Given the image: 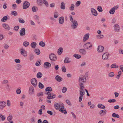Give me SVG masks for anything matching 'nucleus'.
Returning <instances> with one entry per match:
<instances>
[{
	"instance_id": "31",
	"label": "nucleus",
	"mask_w": 123,
	"mask_h": 123,
	"mask_svg": "<svg viewBox=\"0 0 123 123\" xmlns=\"http://www.w3.org/2000/svg\"><path fill=\"white\" fill-rule=\"evenodd\" d=\"M61 8L62 9H64L65 8V4L64 2H62L61 3Z\"/></svg>"
},
{
	"instance_id": "38",
	"label": "nucleus",
	"mask_w": 123,
	"mask_h": 123,
	"mask_svg": "<svg viewBox=\"0 0 123 123\" xmlns=\"http://www.w3.org/2000/svg\"><path fill=\"white\" fill-rule=\"evenodd\" d=\"M74 56L77 59H79L81 57V56L78 54H75L74 55Z\"/></svg>"
},
{
	"instance_id": "29",
	"label": "nucleus",
	"mask_w": 123,
	"mask_h": 123,
	"mask_svg": "<svg viewBox=\"0 0 123 123\" xmlns=\"http://www.w3.org/2000/svg\"><path fill=\"white\" fill-rule=\"evenodd\" d=\"M38 8L37 7L33 6L32 8V11L34 12H36L37 11Z\"/></svg>"
},
{
	"instance_id": "55",
	"label": "nucleus",
	"mask_w": 123,
	"mask_h": 123,
	"mask_svg": "<svg viewBox=\"0 0 123 123\" xmlns=\"http://www.w3.org/2000/svg\"><path fill=\"white\" fill-rule=\"evenodd\" d=\"M67 90V88L66 87H64L62 90V92L63 93H65Z\"/></svg>"
},
{
	"instance_id": "50",
	"label": "nucleus",
	"mask_w": 123,
	"mask_h": 123,
	"mask_svg": "<svg viewBox=\"0 0 123 123\" xmlns=\"http://www.w3.org/2000/svg\"><path fill=\"white\" fill-rule=\"evenodd\" d=\"M21 88L20 87H19L18 89L17 90L16 92L18 94H19L21 93V91L20 90Z\"/></svg>"
},
{
	"instance_id": "20",
	"label": "nucleus",
	"mask_w": 123,
	"mask_h": 123,
	"mask_svg": "<svg viewBox=\"0 0 123 123\" xmlns=\"http://www.w3.org/2000/svg\"><path fill=\"white\" fill-rule=\"evenodd\" d=\"M46 66V68L50 67H51V64L48 62H45L44 63V66L45 67Z\"/></svg>"
},
{
	"instance_id": "36",
	"label": "nucleus",
	"mask_w": 123,
	"mask_h": 123,
	"mask_svg": "<svg viewBox=\"0 0 123 123\" xmlns=\"http://www.w3.org/2000/svg\"><path fill=\"white\" fill-rule=\"evenodd\" d=\"M7 19V18L6 16H4L1 19V21L2 22L6 21Z\"/></svg>"
},
{
	"instance_id": "53",
	"label": "nucleus",
	"mask_w": 123,
	"mask_h": 123,
	"mask_svg": "<svg viewBox=\"0 0 123 123\" xmlns=\"http://www.w3.org/2000/svg\"><path fill=\"white\" fill-rule=\"evenodd\" d=\"M122 73V72L121 71H119L118 74L117 75V78L118 79H119L120 76L121 75Z\"/></svg>"
},
{
	"instance_id": "42",
	"label": "nucleus",
	"mask_w": 123,
	"mask_h": 123,
	"mask_svg": "<svg viewBox=\"0 0 123 123\" xmlns=\"http://www.w3.org/2000/svg\"><path fill=\"white\" fill-rule=\"evenodd\" d=\"M98 10L99 12H101L103 11L102 7L100 6H98L97 7Z\"/></svg>"
},
{
	"instance_id": "51",
	"label": "nucleus",
	"mask_w": 123,
	"mask_h": 123,
	"mask_svg": "<svg viewBox=\"0 0 123 123\" xmlns=\"http://www.w3.org/2000/svg\"><path fill=\"white\" fill-rule=\"evenodd\" d=\"M43 95V92H41L39 93H37V96L38 97L42 96Z\"/></svg>"
},
{
	"instance_id": "28",
	"label": "nucleus",
	"mask_w": 123,
	"mask_h": 123,
	"mask_svg": "<svg viewBox=\"0 0 123 123\" xmlns=\"http://www.w3.org/2000/svg\"><path fill=\"white\" fill-rule=\"evenodd\" d=\"M42 74L40 72H39L37 73V77L38 78H40L42 76Z\"/></svg>"
},
{
	"instance_id": "5",
	"label": "nucleus",
	"mask_w": 123,
	"mask_h": 123,
	"mask_svg": "<svg viewBox=\"0 0 123 123\" xmlns=\"http://www.w3.org/2000/svg\"><path fill=\"white\" fill-rule=\"evenodd\" d=\"M80 96H83L85 94V92L84 90L85 87L84 86H80Z\"/></svg>"
},
{
	"instance_id": "39",
	"label": "nucleus",
	"mask_w": 123,
	"mask_h": 123,
	"mask_svg": "<svg viewBox=\"0 0 123 123\" xmlns=\"http://www.w3.org/2000/svg\"><path fill=\"white\" fill-rule=\"evenodd\" d=\"M34 51L37 55H39L40 54V51L39 49H35Z\"/></svg>"
},
{
	"instance_id": "56",
	"label": "nucleus",
	"mask_w": 123,
	"mask_h": 123,
	"mask_svg": "<svg viewBox=\"0 0 123 123\" xmlns=\"http://www.w3.org/2000/svg\"><path fill=\"white\" fill-rule=\"evenodd\" d=\"M12 119V115H9L7 118V120L8 121H10Z\"/></svg>"
},
{
	"instance_id": "40",
	"label": "nucleus",
	"mask_w": 123,
	"mask_h": 123,
	"mask_svg": "<svg viewBox=\"0 0 123 123\" xmlns=\"http://www.w3.org/2000/svg\"><path fill=\"white\" fill-rule=\"evenodd\" d=\"M16 66L18 67L17 68V70H19L21 69V68L22 67V66L20 64H17Z\"/></svg>"
},
{
	"instance_id": "35",
	"label": "nucleus",
	"mask_w": 123,
	"mask_h": 123,
	"mask_svg": "<svg viewBox=\"0 0 123 123\" xmlns=\"http://www.w3.org/2000/svg\"><path fill=\"white\" fill-rule=\"evenodd\" d=\"M29 43L28 42L25 41L23 43V46L25 47H27L28 46Z\"/></svg>"
},
{
	"instance_id": "48",
	"label": "nucleus",
	"mask_w": 123,
	"mask_h": 123,
	"mask_svg": "<svg viewBox=\"0 0 123 123\" xmlns=\"http://www.w3.org/2000/svg\"><path fill=\"white\" fill-rule=\"evenodd\" d=\"M11 14L12 15L15 16H17L18 15L17 12L14 11H12L11 12Z\"/></svg>"
},
{
	"instance_id": "9",
	"label": "nucleus",
	"mask_w": 123,
	"mask_h": 123,
	"mask_svg": "<svg viewBox=\"0 0 123 123\" xmlns=\"http://www.w3.org/2000/svg\"><path fill=\"white\" fill-rule=\"evenodd\" d=\"M6 102L4 101H0V109H2L6 106Z\"/></svg>"
},
{
	"instance_id": "33",
	"label": "nucleus",
	"mask_w": 123,
	"mask_h": 123,
	"mask_svg": "<svg viewBox=\"0 0 123 123\" xmlns=\"http://www.w3.org/2000/svg\"><path fill=\"white\" fill-rule=\"evenodd\" d=\"M39 45L42 47H44L45 45V43L43 42L42 41H41L39 44Z\"/></svg>"
},
{
	"instance_id": "12",
	"label": "nucleus",
	"mask_w": 123,
	"mask_h": 123,
	"mask_svg": "<svg viewBox=\"0 0 123 123\" xmlns=\"http://www.w3.org/2000/svg\"><path fill=\"white\" fill-rule=\"evenodd\" d=\"M109 55V54H107V53H104L103 55L102 56V59L105 60H107Z\"/></svg>"
},
{
	"instance_id": "18",
	"label": "nucleus",
	"mask_w": 123,
	"mask_h": 123,
	"mask_svg": "<svg viewBox=\"0 0 123 123\" xmlns=\"http://www.w3.org/2000/svg\"><path fill=\"white\" fill-rule=\"evenodd\" d=\"M64 18L62 16L60 17L59 18V24H62L64 22Z\"/></svg>"
},
{
	"instance_id": "15",
	"label": "nucleus",
	"mask_w": 123,
	"mask_h": 123,
	"mask_svg": "<svg viewBox=\"0 0 123 123\" xmlns=\"http://www.w3.org/2000/svg\"><path fill=\"white\" fill-rule=\"evenodd\" d=\"M104 47L102 46H99L98 48V52H103Z\"/></svg>"
},
{
	"instance_id": "59",
	"label": "nucleus",
	"mask_w": 123,
	"mask_h": 123,
	"mask_svg": "<svg viewBox=\"0 0 123 123\" xmlns=\"http://www.w3.org/2000/svg\"><path fill=\"white\" fill-rule=\"evenodd\" d=\"M62 72H65L66 71V70L64 66H63L62 67Z\"/></svg>"
},
{
	"instance_id": "45",
	"label": "nucleus",
	"mask_w": 123,
	"mask_h": 123,
	"mask_svg": "<svg viewBox=\"0 0 123 123\" xmlns=\"http://www.w3.org/2000/svg\"><path fill=\"white\" fill-rule=\"evenodd\" d=\"M115 75L114 73L113 72H110L108 74L109 77H113Z\"/></svg>"
},
{
	"instance_id": "64",
	"label": "nucleus",
	"mask_w": 123,
	"mask_h": 123,
	"mask_svg": "<svg viewBox=\"0 0 123 123\" xmlns=\"http://www.w3.org/2000/svg\"><path fill=\"white\" fill-rule=\"evenodd\" d=\"M47 113L50 115H53V112H52L50 111H47Z\"/></svg>"
},
{
	"instance_id": "57",
	"label": "nucleus",
	"mask_w": 123,
	"mask_h": 123,
	"mask_svg": "<svg viewBox=\"0 0 123 123\" xmlns=\"http://www.w3.org/2000/svg\"><path fill=\"white\" fill-rule=\"evenodd\" d=\"M34 18L36 20H38L39 19V17L37 15H35L34 17Z\"/></svg>"
},
{
	"instance_id": "8",
	"label": "nucleus",
	"mask_w": 123,
	"mask_h": 123,
	"mask_svg": "<svg viewBox=\"0 0 123 123\" xmlns=\"http://www.w3.org/2000/svg\"><path fill=\"white\" fill-rule=\"evenodd\" d=\"M25 30L24 28H22L19 31L20 35L21 36L24 37L25 36Z\"/></svg>"
},
{
	"instance_id": "2",
	"label": "nucleus",
	"mask_w": 123,
	"mask_h": 123,
	"mask_svg": "<svg viewBox=\"0 0 123 123\" xmlns=\"http://www.w3.org/2000/svg\"><path fill=\"white\" fill-rule=\"evenodd\" d=\"M83 47L86 49L90 50L92 49V45L90 42H88L84 44Z\"/></svg>"
},
{
	"instance_id": "54",
	"label": "nucleus",
	"mask_w": 123,
	"mask_h": 123,
	"mask_svg": "<svg viewBox=\"0 0 123 123\" xmlns=\"http://www.w3.org/2000/svg\"><path fill=\"white\" fill-rule=\"evenodd\" d=\"M81 4V2L80 1H77L75 4V5L76 6H79L80 4Z\"/></svg>"
},
{
	"instance_id": "25",
	"label": "nucleus",
	"mask_w": 123,
	"mask_h": 123,
	"mask_svg": "<svg viewBox=\"0 0 123 123\" xmlns=\"http://www.w3.org/2000/svg\"><path fill=\"white\" fill-rule=\"evenodd\" d=\"M115 6H114V7L111 8L109 11V13L111 14H113L115 11Z\"/></svg>"
},
{
	"instance_id": "7",
	"label": "nucleus",
	"mask_w": 123,
	"mask_h": 123,
	"mask_svg": "<svg viewBox=\"0 0 123 123\" xmlns=\"http://www.w3.org/2000/svg\"><path fill=\"white\" fill-rule=\"evenodd\" d=\"M30 3L27 1H25L24 2L23 7L24 9H26L29 7L30 6Z\"/></svg>"
},
{
	"instance_id": "32",
	"label": "nucleus",
	"mask_w": 123,
	"mask_h": 123,
	"mask_svg": "<svg viewBox=\"0 0 123 123\" xmlns=\"http://www.w3.org/2000/svg\"><path fill=\"white\" fill-rule=\"evenodd\" d=\"M37 45V43L35 42L32 43L31 44V47L33 48H35Z\"/></svg>"
},
{
	"instance_id": "41",
	"label": "nucleus",
	"mask_w": 123,
	"mask_h": 123,
	"mask_svg": "<svg viewBox=\"0 0 123 123\" xmlns=\"http://www.w3.org/2000/svg\"><path fill=\"white\" fill-rule=\"evenodd\" d=\"M37 3L38 5L39 6L42 5L43 3L42 0H37Z\"/></svg>"
},
{
	"instance_id": "6",
	"label": "nucleus",
	"mask_w": 123,
	"mask_h": 123,
	"mask_svg": "<svg viewBox=\"0 0 123 123\" xmlns=\"http://www.w3.org/2000/svg\"><path fill=\"white\" fill-rule=\"evenodd\" d=\"M31 81V84L34 87H36L37 84V81L36 79L35 78L32 79Z\"/></svg>"
},
{
	"instance_id": "10",
	"label": "nucleus",
	"mask_w": 123,
	"mask_h": 123,
	"mask_svg": "<svg viewBox=\"0 0 123 123\" xmlns=\"http://www.w3.org/2000/svg\"><path fill=\"white\" fill-rule=\"evenodd\" d=\"M20 50V53L21 55L25 57H26L27 55V52L25 51L23 48H21Z\"/></svg>"
},
{
	"instance_id": "34",
	"label": "nucleus",
	"mask_w": 123,
	"mask_h": 123,
	"mask_svg": "<svg viewBox=\"0 0 123 123\" xmlns=\"http://www.w3.org/2000/svg\"><path fill=\"white\" fill-rule=\"evenodd\" d=\"M120 28L118 24H116V31L118 32L120 30Z\"/></svg>"
},
{
	"instance_id": "62",
	"label": "nucleus",
	"mask_w": 123,
	"mask_h": 123,
	"mask_svg": "<svg viewBox=\"0 0 123 123\" xmlns=\"http://www.w3.org/2000/svg\"><path fill=\"white\" fill-rule=\"evenodd\" d=\"M14 61L16 63H19L20 62V60L19 59H15Z\"/></svg>"
},
{
	"instance_id": "47",
	"label": "nucleus",
	"mask_w": 123,
	"mask_h": 123,
	"mask_svg": "<svg viewBox=\"0 0 123 123\" xmlns=\"http://www.w3.org/2000/svg\"><path fill=\"white\" fill-rule=\"evenodd\" d=\"M38 86L41 89H43L44 87L43 85L40 82L39 83Z\"/></svg>"
},
{
	"instance_id": "21",
	"label": "nucleus",
	"mask_w": 123,
	"mask_h": 123,
	"mask_svg": "<svg viewBox=\"0 0 123 123\" xmlns=\"http://www.w3.org/2000/svg\"><path fill=\"white\" fill-rule=\"evenodd\" d=\"M89 33L85 34L84 37L83 41L85 42L89 38Z\"/></svg>"
},
{
	"instance_id": "11",
	"label": "nucleus",
	"mask_w": 123,
	"mask_h": 123,
	"mask_svg": "<svg viewBox=\"0 0 123 123\" xmlns=\"http://www.w3.org/2000/svg\"><path fill=\"white\" fill-rule=\"evenodd\" d=\"M106 112L107 111L106 110H103L100 111L99 114L100 116H103L104 115L106 114Z\"/></svg>"
},
{
	"instance_id": "1",
	"label": "nucleus",
	"mask_w": 123,
	"mask_h": 123,
	"mask_svg": "<svg viewBox=\"0 0 123 123\" xmlns=\"http://www.w3.org/2000/svg\"><path fill=\"white\" fill-rule=\"evenodd\" d=\"M86 81V77L85 76H80L79 80V85L80 86H84L83 84Z\"/></svg>"
},
{
	"instance_id": "49",
	"label": "nucleus",
	"mask_w": 123,
	"mask_h": 123,
	"mask_svg": "<svg viewBox=\"0 0 123 123\" xmlns=\"http://www.w3.org/2000/svg\"><path fill=\"white\" fill-rule=\"evenodd\" d=\"M0 117L1 118L2 121H4L5 119V116H3L1 114H0Z\"/></svg>"
},
{
	"instance_id": "30",
	"label": "nucleus",
	"mask_w": 123,
	"mask_h": 123,
	"mask_svg": "<svg viewBox=\"0 0 123 123\" xmlns=\"http://www.w3.org/2000/svg\"><path fill=\"white\" fill-rule=\"evenodd\" d=\"M70 62H71V61L69 60V58L66 57L65 58L64 61V62L65 63H70Z\"/></svg>"
},
{
	"instance_id": "58",
	"label": "nucleus",
	"mask_w": 123,
	"mask_h": 123,
	"mask_svg": "<svg viewBox=\"0 0 123 123\" xmlns=\"http://www.w3.org/2000/svg\"><path fill=\"white\" fill-rule=\"evenodd\" d=\"M108 102L109 103L114 102H115V99H110L108 100Z\"/></svg>"
},
{
	"instance_id": "4",
	"label": "nucleus",
	"mask_w": 123,
	"mask_h": 123,
	"mask_svg": "<svg viewBox=\"0 0 123 123\" xmlns=\"http://www.w3.org/2000/svg\"><path fill=\"white\" fill-rule=\"evenodd\" d=\"M71 27L73 29L76 28L78 25V23L77 21L75 20H74L72 22Z\"/></svg>"
},
{
	"instance_id": "14",
	"label": "nucleus",
	"mask_w": 123,
	"mask_h": 123,
	"mask_svg": "<svg viewBox=\"0 0 123 123\" xmlns=\"http://www.w3.org/2000/svg\"><path fill=\"white\" fill-rule=\"evenodd\" d=\"M55 97V95L54 93H51L49 94L47 97L49 99H53Z\"/></svg>"
},
{
	"instance_id": "23",
	"label": "nucleus",
	"mask_w": 123,
	"mask_h": 123,
	"mask_svg": "<svg viewBox=\"0 0 123 123\" xmlns=\"http://www.w3.org/2000/svg\"><path fill=\"white\" fill-rule=\"evenodd\" d=\"M59 111L65 114H66L67 113V111L66 109L63 107L60 108Z\"/></svg>"
},
{
	"instance_id": "46",
	"label": "nucleus",
	"mask_w": 123,
	"mask_h": 123,
	"mask_svg": "<svg viewBox=\"0 0 123 123\" xmlns=\"http://www.w3.org/2000/svg\"><path fill=\"white\" fill-rule=\"evenodd\" d=\"M18 20L19 23L22 24L24 23L25 22V20L22 18H19Z\"/></svg>"
},
{
	"instance_id": "44",
	"label": "nucleus",
	"mask_w": 123,
	"mask_h": 123,
	"mask_svg": "<svg viewBox=\"0 0 123 123\" xmlns=\"http://www.w3.org/2000/svg\"><path fill=\"white\" fill-rule=\"evenodd\" d=\"M43 4H44L46 6H48L49 5L47 1L45 0H43Z\"/></svg>"
},
{
	"instance_id": "3",
	"label": "nucleus",
	"mask_w": 123,
	"mask_h": 123,
	"mask_svg": "<svg viewBox=\"0 0 123 123\" xmlns=\"http://www.w3.org/2000/svg\"><path fill=\"white\" fill-rule=\"evenodd\" d=\"M49 57L50 60L52 61H55L57 59L56 55L54 53L50 54L49 55Z\"/></svg>"
},
{
	"instance_id": "26",
	"label": "nucleus",
	"mask_w": 123,
	"mask_h": 123,
	"mask_svg": "<svg viewBox=\"0 0 123 123\" xmlns=\"http://www.w3.org/2000/svg\"><path fill=\"white\" fill-rule=\"evenodd\" d=\"M79 52L83 55H85L86 53V51L84 49H80L79 50Z\"/></svg>"
},
{
	"instance_id": "19",
	"label": "nucleus",
	"mask_w": 123,
	"mask_h": 123,
	"mask_svg": "<svg viewBox=\"0 0 123 123\" xmlns=\"http://www.w3.org/2000/svg\"><path fill=\"white\" fill-rule=\"evenodd\" d=\"M29 91V94L30 95H31L33 94L34 92V89L32 86L30 87Z\"/></svg>"
},
{
	"instance_id": "27",
	"label": "nucleus",
	"mask_w": 123,
	"mask_h": 123,
	"mask_svg": "<svg viewBox=\"0 0 123 123\" xmlns=\"http://www.w3.org/2000/svg\"><path fill=\"white\" fill-rule=\"evenodd\" d=\"M63 49L62 48L60 47L58 49L57 52L59 55H61Z\"/></svg>"
},
{
	"instance_id": "13",
	"label": "nucleus",
	"mask_w": 123,
	"mask_h": 123,
	"mask_svg": "<svg viewBox=\"0 0 123 123\" xmlns=\"http://www.w3.org/2000/svg\"><path fill=\"white\" fill-rule=\"evenodd\" d=\"M91 11L92 14L94 16H97L98 15L97 11L93 8L91 9Z\"/></svg>"
},
{
	"instance_id": "60",
	"label": "nucleus",
	"mask_w": 123,
	"mask_h": 123,
	"mask_svg": "<svg viewBox=\"0 0 123 123\" xmlns=\"http://www.w3.org/2000/svg\"><path fill=\"white\" fill-rule=\"evenodd\" d=\"M66 102L68 105H71V104L69 100L68 99L66 100Z\"/></svg>"
},
{
	"instance_id": "16",
	"label": "nucleus",
	"mask_w": 123,
	"mask_h": 123,
	"mask_svg": "<svg viewBox=\"0 0 123 123\" xmlns=\"http://www.w3.org/2000/svg\"><path fill=\"white\" fill-rule=\"evenodd\" d=\"M2 25L3 27L6 30L9 31L10 29L9 25L6 24H2Z\"/></svg>"
},
{
	"instance_id": "17",
	"label": "nucleus",
	"mask_w": 123,
	"mask_h": 123,
	"mask_svg": "<svg viewBox=\"0 0 123 123\" xmlns=\"http://www.w3.org/2000/svg\"><path fill=\"white\" fill-rule=\"evenodd\" d=\"M55 79L57 81L59 82H60L63 80L62 78L58 75H57L55 76Z\"/></svg>"
},
{
	"instance_id": "63",
	"label": "nucleus",
	"mask_w": 123,
	"mask_h": 123,
	"mask_svg": "<svg viewBox=\"0 0 123 123\" xmlns=\"http://www.w3.org/2000/svg\"><path fill=\"white\" fill-rule=\"evenodd\" d=\"M6 89L8 91L10 90L9 86L8 84H7L6 87Z\"/></svg>"
},
{
	"instance_id": "43",
	"label": "nucleus",
	"mask_w": 123,
	"mask_h": 123,
	"mask_svg": "<svg viewBox=\"0 0 123 123\" xmlns=\"http://www.w3.org/2000/svg\"><path fill=\"white\" fill-rule=\"evenodd\" d=\"M52 90V88L50 87H48L45 89L46 91L51 92Z\"/></svg>"
},
{
	"instance_id": "61",
	"label": "nucleus",
	"mask_w": 123,
	"mask_h": 123,
	"mask_svg": "<svg viewBox=\"0 0 123 123\" xmlns=\"http://www.w3.org/2000/svg\"><path fill=\"white\" fill-rule=\"evenodd\" d=\"M19 28V26H15L14 28V30H15L16 31H17L18 30Z\"/></svg>"
},
{
	"instance_id": "24",
	"label": "nucleus",
	"mask_w": 123,
	"mask_h": 123,
	"mask_svg": "<svg viewBox=\"0 0 123 123\" xmlns=\"http://www.w3.org/2000/svg\"><path fill=\"white\" fill-rule=\"evenodd\" d=\"M115 18H114L111 20V25L112 26L114 25V29L115 30Z\"/></svg>"
},
{
	"instance_id": "22",
	"label": "nucleus",
	"mask_w": 123,
	"mask_h": 123,
	"mask_svg": "<svg viewBox=\"0 0 123 123\" xmlns=\"http://www.w3.org/2000/svg\"><path fill=\"white\" fill-rule=\"evenodd\" d=\"M54 108L56 109L57 110H59L60 108V104L58 103H56L54 104Z\"/></svg>"
},
{
	"instance_id": "52",
	"label": "nucleus",
	"mask_w": 123,
	"mask_h": 123,
	"mask_svg": "<svg viewBox=\"0 0 123 123\" xmlns=\"http://www.w3.org/2000/svg\"><path fill=\"white\" fill-rule=\"evenodd\" d=\"M58 12H55L54 14V17L55 18H57L58 16Z\"/></svg>"
},
{
	"instance_id": "37",
	"label": "nucleus",
	"mask_w": 123,
	"mask_h": 123,
	"mask_svg": "<svg viewBox=\"0 0 123 123\" xmlns=\"http://www.w3.org/2000/svg\"><path fill=\"white\" fill-rule=\"evenodd\" d=\"M74 4H72L69 7V9L71 11H73L74 10Z\"/></svg>"
}]
</instances>
